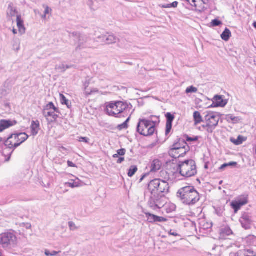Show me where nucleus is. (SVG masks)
<instances>
[{
  "label": "nucleus",
  "instance_id": "obj_29",
  "mask_svg": "<svg viewBox=\"0 0 256 256\" xmlns=\"http://www.w3.org/2000/svg\"><path fill=\"white\" fill-rule=\"evenodd\" d=\"M18 13V12L16 10L12 7V4H10L8 7V15L10 16H14L16 14Z\"/></svg>",
  "mask_w": 256,
  "mask_h": 256
},
{
  "label": "nucleus",
  "instance_id": "obj_31",
  "mask_svg": "<svg viewBox=\"0 0 256 256\" xmlns=\"http://www.w3.org/2000/svg\"><path fill=\"white\" fill-rule=\"evenodd\" d=\"M146 218L148 222L150 223L156 222V215L152 214L150 212H144Z\"/></svg>",
  "mask_w": 256,
  "mask_h": 256
},
{
  "label": "nucleus",
  "instance_id": "obj_30",
  "mask_svg": "<svg viewBox=\"0 0 256 256\" xmlns=\"http://www.w3.org/2000/svg\"><path fill=\"white\" fill-rule=\"evenodd\" d=\"M137 171V166H132L128 170V175L129 177H132Z\"/></svg>",
  "mask_w": 256,
  "mask_h": 256
},
{
  "label": "nucleus",
  "instance_id": "obj_38",
  "mask_svg": "<svg viewBox=\"0 0 256 256\" xmlns=\"http://www.w3.org/2000/svg\"><path fill=\"white\" fill-rule=\"evenodd\" d=\"M167 213H170L174 211L176 209V206L174 204L170 206V208H168V205H166L164 206Z\"/></svg>",
  "mask_w": 256,
  "mask_h": 256
},
{
  "label": "nucleus",
  "instance_id": "obj_55",
  "mask_svg": "<svg viewBox=\"0 0 256 256\" xmlns=\"http://www.w3.org/2000/svg\"><path fill=\"white\" fill-rule=\"evenodd\" d=\"M68 186L70 187H71L72 188H74L76 187L77 186H76L75 184V183L74 182H68Z\"/></svg>",
  "mask_w": 256,
  "mask_h": 256
},
{
  "label": "nucleus",
  "instance_id": "obj_59",
  "mask_svg": "<svg viewBox=\"0 0 256 256\" xmlns=\"http://www.w3.org/2000/svg\"><path fill=\"white\" fill-rule=\"evenodd\" d=\"M206 125H202V126L204 128L206 129V131L208 132V130L209 128V126H208V122H206Z\"/></svg>",
  "mask_w": 256,
  "mask_h": 256
},
{
  "label": "nucleus",
  "instance_id": "obj_45",
  "mask_svg": "<svg viewBox=\"0 0 256 256\" xmlns=\"http://www.w3.org/2000/svg\"><path fill=\"white\" fill-rule=\"evenodd\" d=\"M98 92V90L97 88H93L92 90L90 92L88 90L86 92V94L87 95H90L92 94L94 92Z\"/></svg>",
  "mask_w": 256,
  "mask_h": 256
},
{
  "label": "nucleus",
  "instance_id": "obj_28",
  "mask_svg": "<svg viewBox=\"0 0 256 256\" xmlns=\"http://www.w3.org/2000/svg\"><path fill=\"white\" fill-rule=\"evenodd\" d=\"M244 140H246V139L242 136H238L237 139L233 138H230V142L236 146L242 144Z\"/></svg>",
  "mask_w": 256,
  "mask_h": 256
},
{
  "label": "nucleus",
  "instance_id": "obj_32",
  "mask_svg": "<svg viewBox=\"0 0 256 256\" xmlns=\"http://www.w3.org/2000/svg\"><path fill=\"white\" fill-rule=\"evenodd\" d=\"M178 5V2H174L171 4H164L160 5V7L162 8H176Z\"/></svg>",
  "mask_w": 256,
  "mask_h": 256
},
{
  "label": "nucleus",
  "instance_id": "obj_19",
  "mask_svg": "<svg viewBox=\"0 0 256 256\" xmlns=\"http://www.w3.org/2000/svg\"><path fill=\"white\" fill-rule=\"evenodd\" d=\"M16 22L19 32L21 34L25 33L26 28L24 24V21L22 20L20 15L16 16Z\"/></svg>",
  "mask_w": 256,
  "mask_h": 256
},
{
  "label": "nucleus",
  "instance_id": "obj_61",
  "mask_svg": "<svg viewBox=\"0 0 256 256\" xmlns=\"http://www.w3.org/2000/svg\"><path fill=\"white\" fill-rule=\"evenodd\" d=\"M31 224H26V227L27 229H29V228H31Z\"/></svg>",
  "mask_w": 256,
  "mask_h": 256
},
{
  "label": "nucleus",
  "instance_id": "obj_23",
  "mask_svg": "<svg viewBox=\"0 0 256 256\" xmlns=\"http://www.w3.org/2000/svg\"><path fill=\"white\" fill-rule=\"evenodd\" d=\"M225 120L228 122H230V121H232L234 124L238 123L240 120H241L240 117L235 116L233 114H228L225 116Z\"/></svg>",
  "mask_w": 256,
  "mask_h": 256
},
{
  "label": "nucleus",
  "instance_id": "obj_18",
  "mask_svg": "<svg viewBox=\"0 0 256 256\" xmlns=\"http://www.w3.org/2000/svg\"><path fill=\"white\" fill-rule=\"evenodd\" d=\"M232 234V232L229 227H225L220 230V236L222 239H226L227 236Z\"/></svg>",
  "mask_w": 256,
  "mask_h": 256
},
{
  "label": "nucleus",
  "instance_id": "obj_6",
  "mask_svg": "<svg viewBox=\"0 0 256 256\" xmlns=\"http://www.w3.org/2000/svg\"><path fill=\"white\" fill-rule=\"evenodd\" d=\"M28 136L26 132L12 134L5 140V146L10 149H15L24 142Z\"/></svg>",
  "mask_w": 256,
  "mask_h": 256
},
{
  "label": "nucleus",
  "instance_id": "obj_36",
  "mask_svg": "<svg viewBox=\"0 0 256 256\" xmlns=\"http://www.w3.org/2000/svg\"><path fill=\"white\" fill-rule=\"evenodd\" d=\"M198 91V88L192 86L188 87L186 90V93H193L196 92Z\"/></svg>",
  "mask_w": 256,
  "mask_h": 256
},
{
  "label": "nucleus",
  "instance_id": "obj_57",
  "mask_svg": "<svg viewBox=\"0 0 256 256\" xmlns=\"http://www.w3.org/2000/svg\"><path fill=\"white\" fill-rule=\"evenodd\" d=\"M248 252H250L248 254V256H256V254H254L253 251L251 250H248Z\"/></svg>",
  "mask_w": 256,
  "mask_h": 256
},
{
  "label": "nucleus",
  "instance_id": "obj_46",
  "mask_svg": "<svg viewBox=\"0 0 256 256\" xmlns=\"http://www.w3.org/2000/svg\"><path fill=\"white\" fill-rule=\"evenodd\" d=\"M198 140V137L195 136L194 138H190L189 136H187L186 138V140L188 142H194Z\"/></svg>",
  "mask_w": 256,
  "mask_h": 256
},
{
  "label": "nucleus",
  "instance_id": "obj_13",
  "mask_svg": "<svg viewBox=\"0 0 256 256\" xmlns=\"http://www.w3.org/2000/svg\"><path fill=\"white\" fill-rule=\"evenodd\" d=\"M170 150H181L180 155L182 156L186 155V152L189 151L190 148L184 140L179 139L177 142L172 145Z\"/></svg>",
  "mask_w": 256,
  "mask_h": 256
},
{
  "label": "nucleus",
  "instance_id": "obj_12",
  "mask_svg": "<svg viewBox=\"0 0 256 256\" xmlns=\"http://www.w3.org/2000/svg\"><path fill=\"white\" fill-rule=\"evenodd\" d=\"M96 40V42H100L102 44H110L116 43L118 38L113 34H107L104 35L99 36Z\"/></svg>",
  "mask_w": 256,
  "mask_h": 256
},
{
  "label": "nucleus",
  "instance_id": "obj_53",
  "mask_svg": "<svg viewBox=\"0 0 256 256\" xmlns=\"http://www.w3.org/2000/svg\"><path fill=\"white\" fill-rule=\"evenodd\" d=\"M228 166L227 163H224L223 164H222L220 167V170H224L225 168H227Z\"/></svg>",
  "mask_w": 256,
  "mask_h": 256
},
{
  "label": "nucleus",
  "instance_id": "obj_34",
  "mask_svg": "<svg viewBox=\"0 0 256 256\" xmlns=\"http://www.w3.org/2000/svg\"><path fill=\"white\" fill-rule=\"evenodd\" d=\"M60 98L61 103L62 104H66L68 108H70L69 102L64 94H60Z\"/></svg>",
  "mask_w": 256,
  "mask_h": 256
},
{
  "label": "nucleus",
  "instance_id": "obj_54",
  "mask_svg": "<svg viewBox=\"0 0 256 256\" xmlns=\"http://www.w3.org/2000/svg\"><path fill=\"white\" fill-rule=\"evenodd\" d=\"M168 234H169L174 236H178V235L176 232H173L172 230H170L168 232Z\"/></svg>",
  "mask_w": 256,
  "mask_h": 256
},
{
  "label": "nucleus",
  "instance_id": "obj_49",
  "mask_svg": "<svg viewBox=\"0 0 256 256\" xmlns=\"http://www.w3.org/2000/svg\"><path fill=\"white\" fill-rule=\"evenodd\" d=\"M90 80H86L84 82V90H85L86 92L88 91L87 90V88L88 87V86L90 85Z\"/></svg>",
  "mask_w": 256,
  "mask_h": 256
},
{
  "label": "nucleus",
  "instance_id": "obj_63",
  "mask_svg": "<svg viewBox=\"0 0 256 256\" xmlns=\"http://www.w3.org/2000/svg\"><path fill=\"white\" fill-rule=\"evenodd\" d=\"M5 140H6V139H4L3 138L0 137V142H4V143L5 144Z\"/></svg>",
  "mask_w": 256,
  "mask_h": 256
},
{
  "label": "nucleus",
  "instance_id": "obj_52",
  "mask_svg": "<svg viewBox=\"0 0 256 256\" xmlns=\"http://www.w3.org/2000/svg\"><path fill=\"white\" fill-rule=\"evenodd\" d=\"M124 160V157H120L117 160L118 164H121Z\"/></svg>",
  "mask_w": 256,
  "mask_h": 256
},
{
  "label": "nucleus",
  "instance_id": "obj_44",
  "mask_svg": "<svg viewBox=\"0 0 256 256\" xmlns=\"http://www.w3.org/2000/svg\"><path fill=\"white\" fill-rule=\"evenodd\" d=\"M43 6L45 8L44 11V14L47 15L48 14H49L52 12V9L50 8H49L48 6L44 5Z\"/></svg>",
  "mask_w": 256,
  "mask_h": 256
},
{
  "label": "nucleus",
  "instance_id": "obj_5",
  "mask_svg": "<svg viewBox=\"0 0 256 256\" xmlns=\"http://www.w3.org/2000/svg\"><path fill=\"white\" fill-rule=\"evenodd\" d=\"M178 170L182 176L190 178L194 176L197 173L196 162L192 160H188L180 162Z\"/></svg>",
  "mask_w": 256,
  "mask_h": 256
},
{
  "label": "nucleus",
  "instance_id": "obj_1",
  "mask_svg": "<svg viewBox=\"0 0 256 256\" xmlns=\"http://www.w3.org/2000/svg\"><path fill=\"white\" fill-rule=\"evenodd\" d=\"M69 37L74 42L76 52L86 48H94L98 46L95 39H92L89 36L83 33L78 32H70Z\"/></svg>",
  "mask_w": 256,
  "mask_h": 256
},
{
  "label": "nucleus",
  "instance_id": "obj_17",
  "mask_svg": "<svg viewBox=\"0 0 256 256\" xmlns=\"http://www.w3.org/2000/svg\"><path fill=\"white\" fill-rule=\"evenodd\" d=\"M54 110L53 112L51 110L45 111L42 110V113L43 116L46 118L47 121L48 122H52L56 120L58 116L56 114Z\"/></svg>",
  "mask_w": 256,
  "mask_h": 256
},
{
  "label": "nucleus",
  "instance_id": "obj_48",
  "mask_svg": "<svg viewBox=\"0 0 256 256\" xmlns=\"http://www.w3.org/2000/svg\"><path fill=\"white\" fill-rule=\"evenodd\" d=\"M96 0L95 2H92V4L90 5V9L93 10H96L98 8V6H96L94 4L95 2H96Z\"/></svg>",
  "mask_w": 256,
  "mask_h": 256
},
{
  "label": "nucleus",
  "instance_id": "obj_64",
  "mask_svg": "<svg viewBox=\"0 0 256 256\" xmlns=\"http://www.w3.org/2000/svg\"><path fill=\"white\" fill-rule=\"evenodd\" d=\"M118 156H119V155L118 154H114L112 157L114 158H118Z\"/></svg>",
  "mask_w": 256,
  "mask_h": 256
},
{
  "label": "nucleus",
  "instance_id": "obj_24",
  "mask_svg": "<svg viewBox=\"0 0 256 256\" xmlns=\"http://www.w3.org/2000/svg\"><path fill=\"white\" fill-rule=\"evenodd\" d=\"M193 117L194 122V125L196 126L198 125V124L203 122L202 118L200 112L198 111H196L194 112Z\"/></svg>",
  "mask_w": 256,
  "mask_h": 256
},
{
  "label": "nucleus",
  "instance_id": "obj_51",
  "mask_svg": "<svg viewBox=\"0 0 256 256\" xmlns=\"http://www.w3.org/2000/svg\"><path fill=\"white\" fill-rule=\"evenodd\" d=\"M68 165L69 167H76V164H74L70 160L68 161Z\"/></svg>",
  "mask_w": 256,
  "mask_h": 256
},
{
  "label": "nucleus",
  "instance_id": "obj_14",
  "mask_svg": "<svg viewBox=\"0 0 256 256\" xmlns=\"http://www.w3.org/2000/svg\"><path fill=\"white\" fill-rule=\"evenodd\" d=\"M240 222L242 228L246 230H248L250 228L252 220L250 216L248 214L244 212L242 214L240 219Z\"/></svg>",
  "mask_w": 256,
  "mask_h": 256
},
{
  "label": "nucleus",
  "instance_id": "obj_15",
  "mask_svg": "<svg viewBox=\"0 0 256 256\" xmlns=\"http://www.w3.org/2000/svg\"><path fill=\"white\" fill-rule=\"evenodd\" d=\"M17 122L15 120H0V132H3L5 130L16 125Z\"/></svg>",
  "mask_w": 256,
  "mask_h": 256
},
{
  "label": "nucleus",
  "instance_id": "obj_2",
  "mask_svg": "<svg viewBox=\"0 0 256 256\" xmlns=\"http://www.w3.org/2000/svg\"><path fill=\"white\" fill-rule=\"evenodd\" d=\"M176 196L182 202L188 206L196 204L200 198L199 193L191 186L180 188L176 192Z\"/></svg>",
  "mask_w": 256,
  "mask_h": 256
},
{
  "label": "nucleus",
  "instance_id": "obj_3",
  "mask_svg": "<svg viewBox=\"0 0 256 256\" xmlns=\"http://www.w3.org/2000/svg\"><path fill=\"white\" fill-rule=\"evenodd\" d=\"M158 120H152L145 118H140L136 127L137 132L142 136H152L156 130V126L160 122V118L156 117Z\"/></svg>",
  "mask_w": 256,
  "mask_h": 256
},
{
  "label": "nucleus",
  "instance_id": "obj_41",
  "mask_svg": "<svg viewBox=\"0 0 256 256\" xmlns=\"http://www.w3.org/2000/svg\"><path fill=\"white\" fill-rule=\"evenodd\" d=\"M156 222H165L167 221V219L162 216H156Z\"/></svg>",
  "mask_w": 256,
  "mask_h": 256
},
{
  "label": "nucleus",
  "instance_id": "obj_47",
  "mask_svg": "<svg viewBox=\"0 0 256 256\" xmlns=\"http://www.w3.org/2000/svg\"><path fill=\"white\" fill-rule=\"evenodd\" d=\"M78 140L80 142H84L86 143H87V142H88V138L86 137L80 136Z\"/></svg>",
  "mask_w": 256,
  "mask_h": 256
},
{
  "label": "nucleus",
  "instance_id": "obj_60",
  "mask_svg": "<svg viewBox=\"0 0 256 256\" xmlns=\"http://www.w3.org/2000/svg\"><path fill=\"white\" fill-rule=\"evenodd\" d=\"M192 3H193V4H191V3H190V4L192 6H194V7L196 8V0H192Z\"/></svg>",
  "mask_w": 256,
  "mask_h": 256
},
{
  "label": "nucleus",
  "instance_id": "obj_7",
  "mask_svg": "<svg viewBox=\"0 0 256 256\" xmlns=\"http://www.w3.org/2000/svg\"><path fill=\"white\" fill-rule=\"evenodd\" d=\"M0 245L6 250H10L17 245V238L13 232H6L0 234Z\"/></svg>",
  "mask_w": 256,
  "mask_h": 256
},
{
  "label": "nucleus",
  "instance_id": "obj_40",
  "mask_svg": "<svg viewBox=\"0 0 256 256\" xmlns=\"http://www.w3.org/2000/svg\"><path fill=\"white\" fill-rule=\"evenodd\" d=\"M59 252H60L52 251L50 252L48 250H46L44 253L46 256H56Z\"/></svg>",
  "mask_w": 256,
  "mask_h": 256
},
{
  "label": "nucleus",
  "instance_id": "obj_26",
  "mask_svg": "<svg viewBox=\"0 0 256 256\" xmlns=\"http://www.w3.org/2000/svg\"><path fill=\"white\" fill-rule=\"evenodd\" d=\"M231 36H232V34H231L230 30L228 28H225L224 30L222 32V33L221 34V38L224 40L226 42L229 40Z\"/></svg>",
  "mask_w": 256,
  "mask_h": 256
},
{
  "label": "nucleus",
  "instance_id": "obj_16",
  "mask_svg": "<svg viewBox=\"0 0 256 256\" xmlns=\"http://www.w3.org/2000/svg\"><path fill=\"white\" fill-rule=\"evenodd\" d=\"M165 116L166 118V134L168 135L172 130V122L175 117L170 112H167Z\"/></svg>",
  "mask_w": 256,
  "mask_h": 256
},
{
  "label": "nucleus",
  "instance_id": "obj_39",
  "mask_svg": "<svg viewBox=\"0 0 256 256\" xmlns=\"http://www.w3.org/2000/svg\"><path fill=\"white\" fill-rule=\"evenodd\" d=\"M68 224L70 230L74 231L78 229V227H77L76 224L72 221L69 222Z\"/></svg>",
  "mask_w": 256,
  "mask_h": 256
},
{
  "label": "nucleus",
  "instance_id": "obj_27",
  "mask_svg": "<svg viewBox=\"0 0 256 256\" xmlns=\"http://www.w3.org/2000/svg\"><path fill=\"white\" fill-rule=\"evenodd\" d=\"M182 152L180 150H170L169 154L172 158L176 159L177 158H179L180 157H184L185 155H180L182 154Z\"/></svg>",
  "mask_w": 256,
  "mask_h": 256
},
{
  "label": "nucleus",
  "instance_id": "obj_42",
  "mask_svg": "<svg viewBox=\"0 0 256 256\" xmlns=\"http://www.w3.org/2000/svg\"><path fill=\"white\" fill-rule=\"evenodd\" d=\"M72 66L65 65L64 64H62L60 66L59 68L61 70H63L64 71H65L66 69L70 68H72Z\"/></svg>",
  "mask_w": 256,
  "mask_h": 256
},
{
  "label": "nucleus",
  "instance_id": "obj_50",
  "mask_svg": "<svg viewBox=\"0 0 256 256\" xmlns=\"http://www.w3.org/2000/svg\"><path fill=\"white\" fill-rule=\"evenodd\" d=\"M227 164H228V166H232V167H234L238 164L237 162H230Z\"/></svg>",
  "mask_w": 256,
  "mask_h": 256
},
{
  "label": "nucleus",
  "instance_id": "obj_4",
  "mask_svg": "<svg viewBox=\"0 0 256 256\" xmlns=\"http://www.w3.org/2000/svg\"><path fill=\"white\" fill-rule=\"evenodd\" d=\"M169 184L165 180L154 179L148 184V190L150 193L164 194L168 192Z\"/></svg>",
  "mask_w": 256,
  "mask_h": 256
},
{
  "label": "nucleus",
  "instance_id": "obj_58",
  "mask_svg": "<svg viewBox=\"0 0 256 256\" xmlns=\"http://www.w3.org/2000/svg\"><path fill=\"white\" fill-rule=\"evenodd\" d=\"M156 117H157V116H151L150 117V118H151L150 120H152L154 121L158 120V119Z\"/></svg>",
  "mask_w": 256,
  "mask_h": 256
},
{
  "label": "nucleus",
  "instance_id": "obj_33",
  "mask_svg": "<svg viewBox=\"0 0 256 256\" xmlns=\"http://www.w3.org/2000/svg\"><path fill=\"white\" fill-rule=\"evenodd\" d=\"M130 120V117H128L126 120L122 124H119L118 126V128L119 130H122V129H126L128 128V122Z\"/></svg>",
  "mask_w": 256,
  "mask_h": 256
},
{
  "label": "nucleus",
  "instance_id": "obj_11",
  "mask_svg": "<svg viewBox=\"0 0 256 256\" xmlns=\"http://www.w3.org/2000/svg\"><path fill=\"white\" fill-rule=\"evenodd\" d=\"M248 202V196H241L235 200L230 203L232 208L234 209V212L236 213L243 206Z\"/></svg>",
  "mask_w": 256,
  "mask_h": 256
},
{
  "label": "nucleus",
  "instance_id": "obj_8",
  "mask_svg": "<svg viewBox=\"0 0 256 256\" xmlns=\"http://www.w3.org/2000/svg\"><path fill=\"white\" fill-rule=\"evenodd\" d=\"M127 103L121 101H116L110 102L106 108L107 114L110 116L118 118V115L127 109Z\"/></svg>",
  "mask_w": 256,
  "mask_h": 256
},
{
  "label": "nucleus",
  "instance_id": "obj_37",
  "mask_svg": "<svg viewBox=\"0 0 256 256\" xmlns=\"http://www.w3.org/2000/svg\"><path fill=\"white\" fill-rule=\"evenodd\" d=\"M211 26L213 27L218 26L222 24V22L216 18L214 20H212L211 23Z\"/></svg>",
  "mask_w": 256,
  "mask_h": 256
},
{
  "label": "nucleus",
  "instance_id": "obj_43",
  "mask_svg": "<svg viewBox=\"0 0 256 256\" xmlns=\"http://www.w3.org/2000/svg\"><path fill=\"white\" fill-rule=\"evenodd\" d=\"M126 150L124 148H121L117 150V154L120 156H124L126 154Z\"/></svg>",
  "mask_w": 256,
  "mask_h": 256
},
{
  "label": "nucleus",
  "instance_id": "obj_22",
  "mask_svg": "<svg viewBox=\"0 0 256 256\" xmlns=\"http://www.w3.org/2000/svg\"><path fill=\"white\" fill-rule=\"evenodd\" d=\"M161 166V162L158 159L154 160L151 164V172H156L160 169Z\"/></svg>",
  "mask_w": 256,
  "mask_h": 256
},
{
  "label": "nucleus",
  "instance_id": "obj_25",
  "mask_svg": "<svg viewBox=\"0 0 256 256\" xmlns=\"http://www.w3.org/2000/svg\"><path fill=\"white\" fill-rule=\"evenodd\" d=\"M53 110L56 113H60V110L58 108H56L52 102H50L46 106H44L42 110L48 111Z\"/></svg>",
  "mask_w": 256,
  "mask_h": 256
},
{
  "label": "nucleus",
  "instance_id": "obj_56",
  "mask_svg": "<svg viewBox=\"0 0 256 256\" xmlns=\"http://www.w3.org/2000/svg\"><path fill=\"white\" fill-rule=\"evenodd\" d=\"M216 212L218 215L220 216L222 214V212L221 209H216Z\"/></svg>",
  "mask_w": 256,
  "mask_h": 256
},
{
  "label": "nucleus",
  "instance_id": "obj_20",
  "mask_svg": "<svg viewBox=\"0 0 256 256\" xmlns=\"http://www.w3.org/2000/svg\"><path fill=\"white\" fill-rule=\"evenodd\" d=\"M32 134V136H36L40 130V122L36 120V121L32 120L30 126Z\"/></svg>",
  "mask_w": 256,
  "mask_h": 256
},
{
  "label": "nucleus",
  "instance_id": "obj_35",
  "mask_svg": "<svg viewBox=\"0 0 256 256\" xmlns=\"http://www.w3.org/2000/svg\"><path fill=\"white\" fill-rule=\"evenodd\" d=\"M248 250H240L238 251L235 254V256H248Z\"/></svg>",
  "mask_w": 256,
  "mask_h": 256
},
{
  "label": "nucleus",
  "instance_id": "obj_21",
  "mask_svg": "<svg viewBox=\"0 0 256 256\" xmlns=\"http://www.w3.org/2000/svg\"><path fill=\"white\" fill-rule=\"evenodd\" d=\"M216 106L224 107L226 104L227 102L226 100H224L222 98V96H215L214 98Z\"/></svg>",
  "mask_w": 256,
  "mask_h": 256
},
{
  "label": "nucleus",
  "instance_id": "obj_9",
  "mask_svg": "<svg viewBox=\"0 0 256 256\" xmlns=\"http://www.w3.org/2000/svg\"><path fill=\"white\" fill-rule=\"evenodd\" d=\"M150 194L148 205L150 208L157 210L164 206L166 204L164 194Z\"/></svg>",
  "mask_w": 256,
  "mask_h": 256
},
{
  "label": "nucleus",
  "instance_id": "obj_10",
  "mask_svg": "<svg viewBox=\"0 0 256 256\" xmlns=\"http://www.w3.org/2000/svg\"><path fill=\"white\" fill-rule=\"evenodd\" d=\"M204 114H205L204 120L206 122H208L207 126L210 127L208 130V132L212 134L218 126L220 118L224 114L212 112H204Z\"/></svg>",
  "mask_w": 256,
  "mask_h": 256
},
{
  "label": "nucleus",
  "instance_id": "obj_62",
  "mask_svg": "<svg viewBox=\"0 0 256 256\" xmlns=\"http://www.w3.org/2000/svg\"><path fill=\"white\" fill-rule=\"evenodd\" d=\"M145 176H146V174H144V175H143V176H142V178H140V182H142L143 180H144V177H145Z\"/></svg>",
  "mask_w": 256,
  "mask_h": 256
}]
</instances>
